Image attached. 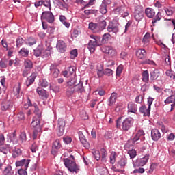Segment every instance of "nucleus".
<instances>
[{
  "label": "nucleus",
  "instance_id": "1",
  "mask_svg": "<svg viewBox=\"0 0 175 175\" xmlns=\"http://www.w3.org/2000/svg\"><path fill=\"white\" fill-rule=\"evenodd\" d=\"M106 19L103 16H100L96 18L98 23H89V29L92 31L94 33H99V32H102L103 29L106 28Z\"/></svg>",
  "mask_w": 175,
  "mask_h": 175
},
{
  "label": "nucleus",
  "instance_id": "2",
  "mask_svg": "<svg viewBox=\"0 0 175 175\" xmlns=\"http://www.w3.org/2000/svg\"><path fill=\"white\" fill-rule=\"evenodd\" d=\"M64 163L66 167H67L68 170H69V172L71 173H79V172H80V166L76 164L74 155H70V159H64Z\"/></svg>",
  "mask_w": 175,
  "mask_h": 175
},
{
  "label": "nucleus",
  "instance_id": "3",
  "mask_svg": "<svg viewBox=\"0 0 175 175\" xmlns=\"http://www.w3.org/2000/svg\"><path fill=\"white\" fill-rule=\"evenodd\" d=\"M75 84H76V79H70L67 82L68 88L66 92L67 96H72V95L76 94V90H75V86H73Z\"/></svg>",
  "mask_w": 175,
  "mask_h": 175
},
{
  "label": "nucleus",
  "instance_id": "4",
  "mask_svg": "<svg viewBox=\"0 0 175 175\" xmlns=\"http://www.w3.org/2000/svg\"><path fill=\"white\" fill-rule=\"evenodd\" d=\"M133 125V118H126L125 120H123L122 122V129L123 132H128L132 128Z\"/></svg>",
  "mask_w": 175,
  "mask_h": 175
},
{
  "label": "nucleus",
  "instance_id": "5",
  "mask_svg": "<svg viewBox=\"0 0 175 175\" xmlns=\"http://www.w3.org/2000/svg\"><path fill=\"white\" fill-rule=\"evenodd\" d=\"M65 120H64L63 118H59L57 121L58 136H62V135H64V132H65Z\"/></svg>",
  "mask_w": 175,
  "mask_h": 175
},
{
  "label": "nucleus",
  "instance_id": "6",
  "mask_svg": "<svg viewBox=\"0 0 175 175\" xmlns=\"http://www.w3.org/2000/svg\"><path fill=\"white\" fill-rule=\"evenodd\" d=\"M41 20L42 21H43V20H45V21H47L50 23H54V15H53V13L50 12H44L41 16Z\"/></svg>",
  "mask_w": 175,
  "mask_h": 175
},
{
  "label": "nucleus",
  "instance_id": "7",
  "mask_svg": "<svg viewBox=\"0 0 175 175\" xmlns=\"http://www.w3.org/2000/svg\"><path fill=\"white\" fill-rule=\"evenodd\" d=\"M125 9L126 8L124 6L119 7L115 10V13L116 14H120V16L123 18L128 17V16H129V13L125 11Z\"/></svg>",
  "mask_w": 175,
  "mask_h": 175
},
{
  "label": "nucleus",
  "instance_id": "8",
  "mask_svg": "<svg viewBox=\"0 0 175 175\" xmlns=\"http://www.w3.org/2000/svg\"><path fill=\"white\" fill-rule=\"evenodd\" d=\"M101 51L105 54L111 55V57L116 55V50H113L111 46H103L101 47Z\"/></svg>",
  "mask_w": 175,
  "mask_h": 175
},
{
  "label": "nucleus",
  "instance_id": "9",
  "mask_svg": "<svg viewBox=\"0 0 175 175\" xmlns=\"http://www.w3.org/2000/svg\"><path fill=\"white\" fill-rule=\"evenodd\" d=\"M66 43L64 42L63 40H58L57 45H56V49L59 51V53H65L66 51Z\"/></svg>",
  "mask_w": 175,
  "mask_h": 175
},
{
  "label": "nucleus",
  "instance_id": "10",
  "mask_svg": "<svg viewBox=\"0 0 175 175\" xmlns=\"http://www.w3.org/2000/svg\"><path fill=\"white\" fill-rule=\"evenodd\" d=\"M31 160L29 159H22L21 161H18L16 162V166H22L23 169L27 170L28 169V165H29V162Z\"/></svg>",
  "mask_w": 175,
  "mask_h": 175
},
{
  "label": "nucleus",
  "instance_id": "11",
  "mask_svg": "<svg viewBox=\"0 0 175 175\" xmlns=\"http://www.w3.org/2000/svg\"><path fill=\"white\" fill-rule=\"evenodd\" d=\"M17 139V134H16V131L13 133H9L7 135V141L9 143H18Z\"/></svg>",
  "mask_w": 175,
  "mask_h": 175
},
{
  "label": "nucleus",
  "instance_id": "12",
  "mask_svg": "<svg viewBox=\"0 0 175 175\" xmlns=\"http://www.w3.org/2000/svg\"><path fill=\"white\" fill-rule=\"evenodd\" d=\"M91 41L93 42V43L98 47L99 46H102L103 44V41H102V39L99 36H96L94 35H90Z\"/></svg>",
  "mask_w": 175,
  "mask_h": 175
},
{
  "label": "nucleus",
  "instance_id": "13",
  "mask_svg": "<svg viewBox=\"0 0 175 175\" xmlns=\"http://www.w3.org/2000/svg\"><path fill=\"white\" fill-rule=\"evenodd\" d=\"M151 137L152 140L157 142V140H159L161 138V132H159V130L157 129H153L151 131Z\"/></svg>",
  "mask_w": 175,
  "mask_h": 175
},
{
  "label": "nucleus",
  "instance_id": "14",
  "mask_svg": "<svg viewBox=\"0 0 175 175\" xmlns=\"http://www.w3.org/2000/svg\"><path fill=\"white\" fill-rule=\"evenodd\" d=\"M150 111H151V108L149 107H146V105H142L139 108V112L143 114L144 117H150Z\"/></svg>",
  "mask_w": 175,
  "mask_h": 175
},
{
  "label": "nucleus",
  "instance_id": "15",
  "mask_svg": "<svg viewBox=\"0 0 175 175\" xmlns=\"http://www.w3.org/2000/svg\"><path fill=\"white\" fill-rule=\"evenodd\" d=\"M107 31L108 32H113V33H117L118 32V23H109L108 27H107Z\"/></svg>",
  "mask_w": 175,
  "mask_h": 175
},
{
  "label": "nucleus",
  "instance_id": "16",
  "mask_svg": "<svg viewBox=\"0 0 175 175\" xmlns=\"http://www.w3.org/2000/svg\"><path fill=\"white\" fill-rule=\"evenodd\" d=\"M136 57L139 59H144L147 57V52L145 49H140L136 51Z\"/></svg>",
  "mask_w": 175,
  "mask_h": 175
},
{
  "label": "nucleus",
  "instance_id": "17",
  "mask_svg": "<svg viewBox=\"0 0 175 175\" xmlns=\"http://www.w3.org/2000/svg\"><path fill=\"white\" fill-rule=\"evenodd\" d=\"M76 94H83L84 92V87H83V81H80L79 83L74 86Z\"/></svg>",
  "mask_w": 175,
  "mask_h": 175
},
{
  "label": "nucleus",
  "instance_id": "18",
  "mask_svg": "<svg viewBox=\"0 0 175 175\" xmlns=\"http://www.w3.org/2000/svg\"><path fill=\"white\" fill-rule=\"evenodd\" d=\"M148 159H150V155L146 154L143 158L137 160V163L138 166H144L148 162Z\"/></svg>",
  "mask_w": 175,
  "mask_h": 175
},
{
  "label": "nucleus",
  "instance_id": "19",
  "mask_svg": "<svg viewBox=\"0 0 175 175\" xmlns=\"http://www.w3.org/2000/svg\"><path fill=\"white\" fill-rule=\"evenodd\" d=\"M50 70H51V73L52 76L53 77H55V79H57V77H58V76L59 75V70H58V68H57L55 65L51 64L50 66Z\"/></svg>",
  "mask_w": 175,
  "mask_h": 175
},
{
  "label": "nucleus",
  "instance_id": "20",
  "mask_svg": "<svg viewBox=\"0 0 175 175\" xmlns=\"http://www.w3.org/2000/svg\"><path fill=\"white\" fill-rule=\"evenodd\" d=\"M13 106V104L10 100H5L1 104V109L3 111L8 110V109H10V107Z\"/></svg>",
  "mask_w": 175,
  "mask_h": 175
},
{
  "label": "nucleus",
  "instance_id": "21",
  "mask_svg": "<svg viewBox=\"0 0 175 175\" xmlns=\"http://www.w3.org/2000/svg\"><path fill=\"white\" fill-rule=\"evenodd\" d=\"M116 100H117V93L113 92L108 100V105L114 106L116 105Z\"/></svg>",
  "mask_w": 175,
  "mask_h": 175
},
{
  "label": "nucleus",
  "instance_id": "22",
  "mask_svg": "<svg viewBox=\"0 0 175 175\" xmlns=\"http://www.w3.org/2000/svg\"><path fill=\"white\" fill-rule=\"evenodd\" d=\"M36 91L38 95L41 96L42 99H47V98H49V95L47 94V93H46V91L44 89L41 88H38Z\"/></svg>",
  "mask_w": 175,
  "mask_h": 175
},
{
  "label": "nucleus",
  "instance_id": "23",
  "mask_svg": "<svg viewBox=\"0 0 175 175\" xmlns=\"http://www.w3.org/2000/svg\"><path fill=\"white\" fill-rule=\"evenodd\" d=\"M128 111L129 113H133L134 114H136V112L137 111V105L136 104L129 103L128 104Z\"/></svg>",
  "mask_w": 175,
  "mask_h": 175
},
{
  "label": "nucleus",
  "instance_id": "24",
  "mask_svg": "<svg viewBox=\"0 0 175 175\" xmlns=\"http://www.w3.org/2000/svg\"><path fill=\"white\" fill-rule=\"evenodd\" d=\"M150 36H151V35L150 34V33H146L144 35V36L143 37L142 43L144 44V47H147V46H148V44H150Z\"/></svg>",
  "mask_w": 175,
  "mask_h": 175
},
{
  "label": "nucleus",
  "instance_id": "25",
  "mask_svg": "<svg viewBox=\"0 0 175 175\" xmlns=\"http://www.w3.org/2000/svg\"><path fill=\"white\" fill-rule=\"evenodd\" d=\"M145 14L148 18H152L155 16V10L152 8H148L145 10Z\"/></svg>",
  "mask_w": 175,
  "mask_h": 175
},
{
  "label": "nucleus",
  "instance_id": "26",
  "mask_svg": "<svg viewBox=\"0 0 175 175\" xmlns=\"http://www.w3.org/2000/svg\"><path fill=\"white\" fill-rule=\"evenodd\" d=\"M161 73L159 72V70H154L150 72V80L154 81V80H157L158 77H159Z\"/></svg>",
  "mask_w": 175,
  "mask_h": 175
},
{
  "label": "nucleus",
  "instance_id": "27",
  "mask_svg": "<svg viewBox=\"0 0 175 175\" xmlns=\"http://www.w3.org/2000/svg\"><path fill=\"white\" fill-rule=\"evenodd\" d=\"M43 51H44V48H43V45H39L37 49L34 50V55L36 57H40Z\"/></svg>",
  "mask_w": 175,
  "mask_h": 175
},
{
  "label": "nucleus",
  "instance_id": "28",
  "mask_svg": "<svg viewBox=\"0 0 175 175\" xmlns=\"http://www.w3.org/2000/svg\"><path fill=\"white\" fill-rule=\"evenodd\" d=\"M135 18L137 21H140L143 18V10H137L135 12Z\"/></svg>",
  "mask_w": 175,
  "mask_h": 175
},
{
  "label": "nucleus",
  "instance_id": "29",
  "mask_svg": "<svg viewBox=\"0 0 175 175\" xmlns=\"http://www.w3.org/2000/svg\"><path fill=\"white\" fill-rule=\"evenodd\" d=\"M142 79L144 83H148V81H150V74H148V71H143Z\"/></svg>",
  "mask_w": 175,
  "mask_h": 175
},
{
  "label": "nucleus",
  "instance_id": "30",
  "mask_svg": "<svg viewBox=\"0 0 175 175\" xmlns=\"http://www.w3.org/2000/svg\"><path fill=\"white\" fill-rule=\"evenodd\" d=\"M37 40L35 37H29L26 40V44L28 46H33V44H36Z\"/></svg>",
  "mask_w": 175,
  "mask_h": 175
},
{
  "label": "nucleus",
  "instance_id": "31",
  "mask_svg": "<svg viewBox=\"0 0 175 175\" xmlns=\"http://www.w3.org/2000/svg\"><path fill=\"white\" fill-rule=\"evenodd\" d=\"M161 18H162V14L160 12H159L155 16V17L152 19V24L153 27H155V24H157L158 21H161Z\"/></svg>",
  "mask_w": 175,
  "mask_h": 175
},
{
  "label": "nucleus",
  "instance_id": "32",
  "mask_svg": "<svg viewBox=\"0 0 175 175\" xmlns=\"http://www.w3.org/2000/svg\"><path fill=\"white\" fill-rule=\"evenodd\" d=\"M23 155V152L20 148H15L12 151V157L13 158H18V157H21Z\"/></svg>",
  "mask_w": 175,
  "mask_h": 175
},
{
  "label": "nucleus",
  "instance_id": "33",
  "mask_svg": "<svg viewBox=\"0 0 175 175\" xmlns=\"http://www.w3.org/2000/svg\"><path fill=\"white\" fill-rule=\"evenodd\" d=\"M8 61H9V58L4 57L0 61V68L3 69H6L8 68Z\"/></svg>",
  "mask_w": 175,
  "mask_h": 175
},
{
  "label": "nucleus",
  "instance_id": "34",
  "mask_svg": "<svg viewBox=\"0 0 175 175\" xmlns=\"http://www.w3.org/2000/svg\"><path fill=\"white\" fill-rule=\"evenodd\" d=\"M25 69H29L31 70L33 68V63L31 60H25L24 62Z\"/></svg>",
  "mask_w": 175,
  "mask_h": 175
},
{
  "label": "nucleus",
  "instance_id": "35",
  "mask_svg": "<svg viewBox=\"0 0 175 175\" xmlns=\"http://www.w3.org/2000/svg\"><path fill=\"white\" fill-rule=\"evenodd\" d=\"M96 47H98L92 41L90 40L88 43V49L90 51V53H94L95 50L96 49Z\"/></svg>",
  "mask_w": 175,
  "mask_h": 175
},
{
  "label": "nucleus",
  "instance_id": "36",
  "mask_svg": "<svg viewBox=\"0 0 175 175\" xmlns=\"http://www.w3.org/2000/svg\"><path fill=\"white\" fill-rule=\"evenodd\" d=\"M3 175H13V171L12 170V166L8 165L3 172Z\"/></svg>",
  "mask_w": 175,
  "mask_h": 175
},
{
  "label": "nucleus",
  "instance_id": "37",
  "mask_svg": "<svg viewBox=\"0 0 175 175\" xmlns=\"http://www.w3.org/2000/svg\"><path fill=\"white\" fill-rule=\"evenodd\" d=\"M51 49V46H49L47 49H44V51H42V56L44 57V58H47V57H50V50Z\"/></svg>",
  "mask_w": 175,
  "mask_h": 175
},
{
  "label": "nucleus",
  "instance_id": "38",
  "mask_svg": "<svg viewBox=\"0 0 175 175\" xmlns=\"http://www.w3.org/2000/svg\"><path fill=\"white\" fill-rule=\"evenodd\" d=\"M19 54H21L22 57H27L29 54V51L27 49L22 48L19 51Z\"/></svg>",
  "mask_w": 175,
  "mask_h": 175
},
{
  "label": "nucleus",
  "instance_id": "39",
  "mask_svg": "<svg viewBox=\"0 0 175 175\" xmlns=\"http://www.w3.org/2000/svg\"><path fill=\"white\" fill-rule=\"evenodd\" d=\"M53 150H59L61 148V142H59V139H56L52 146Z\"/></svg>",
  "mask_w": 175,
  "mask_h": 175
},
{
  "label": "nucleus",
  "instance_id": "40",
  "mask_svg": "<svg viewBox=\"0 0 175 175\" xmlns=\"http://www.w3.org/2000/svg\"><path fill=\"white\" fill-rule=\"evenodd\" d=\"M67 72H68V75L70 77H71V80L75 78V67L70 66L68 69L67 70Z\"/></svg>",
  "mask_w": 175,
  "mask_h": 175
},
{
  "label": "nucleus",
  "instance_id": "41",
  "mask_svg": "<svg viewBox=\"0 0 175 175\" xmlns=\"http://www.w3.org/2000/svg\"><path fill=\"white\" fill-rule=\"evenodd\" d=\"M118 165L120 166L121 169H124L125 166L126 165V159L122 157L119 161Z\"/></svg>",
  "mask_w": 175,
  "mask_h": 175
},
{
  "label": "nucleus",
  "instance_id": "42",
  "mask_svg": "<svg viewBox=\"0 0 175 175\" xmlns=\"http://www.w3.org/2000/svg\"><path fill=\"white\" fill-rule=\"evenodd\" d=\"M92 154L96 161L100 159V152H99V150H92Z\"/></svg>",
  "mask_w": 175,
  "mask_h": 175
},
{
  "label": "nucleus",
  "instance_id": "43",
  "mask_svg": "<svg viewBox=\"0 0 175 175\" xmlns=\"http://www.w3.org/2000/svg\"><path fill=\"white\" fill-rule=\"evenodd\" d=\"M166 76H167L168 77H170L172 80H174L175 79V73L174 71L172 70H167L166 71Z\"/></svg>",
  "mask_w": 175,
  "mask_h": 175
},
{
  "label": "nucleus",
  "instance_id": "44",
  "mask_svg": "<svg viewBox=\"0 0 175 175\" xmlns=\"http://www.w3.org/2000/svg\"><path fill=\"white\" fill-rule=\"evenodd\" d=\"M40 122V121L39 120V119L33 118L31 122V126H33V128H39Z\"/></svg>",
  "mask_w": 175,
  "mask_h": 175
},
{
  "label": "nucleus",
  "instance_id": "45",
  "mask_svg": "<svg viewBox=\"0 0 175 175\" xmlns=\"http://www.w3.org/2000/svg\"><path fill=\"white\" fill-rule=\"evenodd\" d=\"M110 33H106L103 36V38L101 39V40L103 41V44H105V43H106V42H109V39H110Z\"/></svg>",
  "mask_w": 175,
  "mask_h": 175
},
{
  "label": "nucleus",
  "instance_id": "46",
  "mask_svg": "<svg viewBox=\"0 0 175 175\" xmlns=\"http://www.w3.org/2000/svg\"><path fill=\"white\" fill-rule=\"evenodd\" d=\"M34 107V113L38 116V118H40L42 116V112H40V110L39 109V107H38V105L33 104Z\"/></svg>",
  "mask_w": 175,
  "mask_h": 175
},
{
  "label": "nucleus",
  "instance_id": "47",
  "mask_svg": "<svg viewBox=\"0 0 175 175\" xmlns=\"http://www.w3.org/2000/svg\"><path fill=\"white\" fill-rule=\"evenodd\" d=\"M100 12L102 14H106L107 13V8L106 4L103 3L100 7Z\"/></svg>",
  "mask_w": 175,
  "mask_h": 175
},
{
  "label": "nucleus",
  "instance_id": "48",
  "mask_svg": "<svg viewBox=\"0 0 175 175\" xmlns=\"http://www.w3.org/2000/svg\"><path fill=\"white\" fill-rule=\"evenodd\" d=\"M116 157H117V154H116V152H111L110 155V162L112 165H114V163H116Z\"/></svg>",
  "mask_w": 175,
  "mask_h": 175
},
{
  "label": "nucleus",
  "instance_id": "49",
  "mask_svg": "<svg viewBox=\"0 0 175 175\" xmlns=\"http://www.w3.org/2000/svg\"><path fill=\"white\" fill-rule=\"evenodd\" d=\"M101 161H106V157H107V152L106 151V149L101 148Z\"/></svg>",
  "mask_w": 175,
  "mask_h": 175
},
{
  "label": "nucleus",
  "instance_id": "50",
  "mask_svg": "<svg viewBox=\"0 0 175 175\" xmlns=\"http://www.w3.org/2000/svg\"><path fill=\"white\" fill-rule=\"evenodd\" d=\"M0 152H3V154H8L9 152V146H4L0 147Z\"/></svg>",
  "mask_w": 175,
  "mask_h": 175
},
{
  "label": "nucleus",
  "instance_id": "51",
  "mask_svg": "<svg viewBox=\"0 0 175 175\" xmlns=\"http://www.w3.org/2000/svg\"><path fill=\"white\" fill-rule=\"evenodd\" d=\"M20 140L21 143H25L27 142V134L25 132H22L20 135Z\"/></svg>",
  "mask_w": 175,
  "mask_h": 175
},
{
  "label": "nucleus",
  "instance_id": "52",
  "mask_svg": "<svg viewBox=\"0 0 175 175\" xmlns=\"http://www.w3.org/2000/svg\"><path fill=\"white\" fill-rule=\"evenodd\" d=\"M85 14L90 16V14H96L98 13V10H85L84 11Z\"/></svg>",
  "mask_w": 175,
  "mask_h": 175
},
{
  "label": "nucleus",
  "instance_id": "53",
  "mask_svg": "<svg viewBox=\"0 0 175 175\" xmlns=\"http://www.w3.org/2000/svg\"><path fill=\"white\" fill-rule=\"evenodd\" d=\"M24 39L23 38H18L16 40V47H21L24 43Z\"/></svg>",
  "mask_w": 175,
  "mask_h": 175
},
{
  "label": "nucleus",
  "instance_id": "54",
  "mask_svg": "<svg viewBox=\"0 0 175 175\" xmlns=\"http://www.w3.org/2000/svg\"><path fill=\"white\" fill-rule=\"evenodd\" d=\"M122 70H124V66L122 65L118 66L116 69V75L120 76V75L122 73Z\"/></svg>",
  "mask_w": 175,
  "mask_h": 175
},
{
  "label": "nucleus",
  "instance_id": "55",
  "mask_svg": "<svg viewBox=\"0 0 175 175\" xmlns=\"http://www.w3.org/2000/svg\"><path fill=\"white\" fill-rule=\"evenodd\" d=\"M39 150V146H38V144L36 143L33 144L31 147V151L33 153L36 152Z\"/></svg>",
  "mask_w": 175,
  "mask_h": 175
},
{
  "label": "nucleus",
  "instance_id": "56",
  "mask_svg": "<svg viewBox=\"0 0 175 175\" xmlns=\"http://www.w3.org/2000/svg\"><path fill=\"white\" fill-rule=\"evenodd\" d=\"M113 72L111 69L107 68L104 70V75L106 76H112Z\"/></svg>",
  "mask_w": 175,
  "mask_h": 175
},
{
  "label": "nucleus",
  "instance_id": "57",
  "mask_svg": "<svg viewBox=\"0 0 175 175\" xmlns=\"http://www.w3.org/2000/svg\"><path fill=\"white\" fill-rule=\"evenodd\" d=\"M128 154L131 159H133L135 158V157H136V150L133 149L131 150H129Z\"/></svg>",
  "mask_w": 175,
  "mask_h": 175
},
{
  "label": "nucleus",
  "instance_id": "58",
  "mask_svg": "<svg viewBox=\"0 0 175 175\" xmlns=\"http://www.w3.org/2000/svg\"><path fill=\"white\" fill-rule=\"evenodd\" d=\"M40 85H41V87H43L44 88H46V87H49V82H47L46 79H42L40 81Z\"/></svg>",
  "mask_w": 175,
  "mask_h": 175
},
{
  "label": "nucleus",
  "instance_id": "59",
  "mask_svg": "<svg viewBox=\"0 0 175 175\" xmlns=\"http://www.w3.org/2000/svg\"><path fill=\"white\" fill-rule=\"evenodd\" d=\"M143 99H144V97L142 95H138L135 98V102L136 103H142V102H143Z\"/></svg>",
  "mask_w": 175,
  "mask_h": 175
},
{
  "label": "nucleus",
  "instance_id": "60",
  "mask_svg": "<svg viewBox=\"0 0 175 175\" xmlns=\"http://www.w3.org/2000/svg\"><path fill=\"white\" fill-rule=\"evenodd\" d=\"M80 141L86 148H88L90 147V144L85 139H80Z\"/></svg>",
  "mask_w": 175,
  "mask_h": 175
},
{
  "label": "nucleus",
  "instance_id": "61",
  "mask_svg": "<svg viewBox=\"0 0 175 175\" xmlns=\"http://www.w3.org/2000/svg\"><path fill=\"white\" fill-rule=\"evenodd\" d=\"M63 141L66 144H69L70 143H72V138L70 137H65L63 138Z\"/></svg>",
  "mask_w": 175,
  "mask_h": 175
},
{
  "label": "nucleus",
  "instance_id": "62",
  "mask_svg": "<svg viewBox=\"0 0 175 175\" xmlns=\"http://www.w3.org/2000/svg\"><path fill=\"white\" fill-rule=\"evenodd\" d=\"M35 82V81L33 80V79H27V80L26 81V85L27 87H29V85H31V84H33V83Z\"/></svg>",
  "mask_w": 175,
  "mask_h": 175
},
{
  "label": "nucleus",
  "instance_id": "63",
  "mask_svg": "<svg viewBox=\"0 0 175 175\" xmlns=\"http://www.w3.org/2000/svg\"><path fill=\"white\" fill-rule=\"evenodd\" d=\"M70 54H71V58L72 59L73 58H76V57H77V49H74L71 51Z\"/></svg>",
  "mask_w": 175,
  "mask_h": 175
},
{
  "label": "nucleus",
  "instance_id": "64",
  "mask_svg": "<svg viewBox=\"0 0 175 175\" xmlns=\"http://www.w3.org/2000/svg\"><path fill=\"white\" fill-rule=\"evenodd\" d=\"M157 166V163H152L150 167V170H148V173H152L154 172L155 167Z\"/></svg>",
  "mask_w": 175,
  "mask_h": 175
}]
</instances>
